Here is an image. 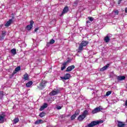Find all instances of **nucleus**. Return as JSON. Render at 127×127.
Segmentation results:
<instances>
[{
  "mask_svg": "<svg viewBox=\"0 0 127 127\" xmlns=\"http://www.w3.org/2000/svg\"><path fill=\"white\" fill-rule=\"evenodd\" d=\"M122 1H123V0H118V4H121V2H122Z\"/></svg>",
  "mask_w": 127,
  "mask_h": 127,
  "instance_id": "72a5a7b5",
  "label": "nucleus"
},
{
  "mask_svg": "<svg viewBox=\"0 0 127 127\" xmlns=\"http://www.w3.org/2000/svg\"><path fill=\"white\" fill-rule=\"evenodd\" d=\"M88 18L89 20V21H94V18H93V17H88Z\"/></svg>",
  "mask_w": 127,
  "mask_h": 127,
  "instance_id": "7c9ffc66",
  "label": "nucleus"
},
{
  "mask_svg": "<svg viewBox=\"0 0 127 127\" xmlns=\"http://www.w3.org/2000/svg\"><path fill=\"white\" fill-rule=\"evenodd\" d=\"M11 53L13 55H15V54H16V50L15 49H12L11 50Z\"/></svg>",
  "mask_w": 127,
  "mask_h": 127,
  "instance_id": "393cba45",
  "label": "nucleus"
},
{
  "mask_svg": "<svg viewBox=\"0 0 127 127\" xmlns=\"http://www.w3.org/2000/svg\"><path fill=\"white\" fill-rule=\"evenodd\" d=\"M13 122L15 124H17V123H18V122H19V119H18V118H17V117H16L14 119Z\"/></svg>",
  "mask_w": 127,
  "mask_h": 127,
  "instance_id": "5701e85b",
  "label": "nucleus"
},
{
  "mask_svg": "<svg viewBox=\"0 0 127 127\" xmlns=\"http://www.w3.org/2000/svg\"><path fill=\"white\" fill-rule=\"evenodd\" d=\"M73 69H75V65H72L69 66H68L65 70V72H70L72 71Z\"/></svg>",
  "mask_w": 127,
  "mask_h": 127,
  "instance_id": "9d476101",
  "label": "nucleus"
},
{
  "mask_svg": "<svg viewBox=\"0 0 127 127\" xmlns=\"http://www.w3.org/2000/svg\"><path fill=\"white\" fill-rule=\"evenodd\" d=\"M55 43V40L53 39L50 40V42H47V46L48 47L50 45V44H54Z\"/></svg>",
  "mask_w": 127,
  "mask_h": 127,
  "instance_id": "dca6fc26",
  "label": "nucleus"
},
{
  "mask_svg": "<svg viewBox=\"0 0 127 127\" xmlns=\"http://www.w3.org/2000/svg\"><path fill=\"white\" fill-rule=\"evenodd\" d=\"M86 23H87V24H88V23H90V21H86Z\"/></svg>",
  "mask_w": 127,
  "mask_h": 127,
  "instance_id": "ea45409f",
  "label": "nucleus"
},
{
  "mask_svg": "<svg viewBox=\"0 0 127 127\" xmlns=\"http://www.w3.org/2000/svg\"><path fill=\"white\" fill-rule=\"evenodd\" d=\"M2 26H3V25H2V24L0 25V28H1V27H2Z\"/></svg>",
  "mask_w": 127,
  "mask_h": 127,
  "instance_id": "a19ab883",
  "label": "nucleus"
},
{
  "mask_svg": "<svg viewBox=\"0 0 127 127\" xmlns=\"http://www.w3.org/2000/svg\"><path fill=\"white\" fill-rule=\"evenodd\" d=\"M66 63H63V66L61 67V70L62 71H63V70H64V69L66 68Z\"/></svg>",
  "mask_w": 127,
  "mask_h": 127,
  "instance_id": "4be33fe9",
  "label": "nucleus"
},
{
  "mask_svg": "<svg viewBox=\"0 0 127 127\" xmlns=\"http://www.w3.org/2000/svg\"><path fill=\"white\" fill-rule=\"evenodd\" d=\"M47 84V81L46 80H42V81L39 83V86H38L39 90H43L44 88L46 87V84Z\"/></svg>",
  "mask_w": 127,
  "mask_h": 127,
  "instance_id": "20e7f679",
  "label": "nucleus"
},
{
  "mask_svg": "<svg viewBox=\"0 0 127 127\" xmlns=\"http://www.w3.org/2000/svg\"><path fill=\"white\" fill-rule=\"evenodd\" d=\"M32 84H33V82L31 81H30L26 84V87L29 88V87H31V86H32Z\"/></svg>",
  "mask_w": 127,
  "mask_h": 127,
  "instance_id": "412c9836",
  "label": "nucleus"
},
{
  "mask_svg": "<svg viewBox=\"0 0 127 127\" xmlns=\"http://www.w3.org/2000/svg\"><path fill=\"white\" fill-rule=\"evenodd\" d=\"M115 13L116 14H117V15H119V11L118 10L115 11Z\"/></svg>",
  "mask_w": 127,
  "mask_h": 127,
  "instance_id": "f704fd0d",
  "label": "nucleus"
},
{
  "mask_svg": "<svg viewBox=\"0 0 127 127\" xmlns=\"http://www.w3.org/2000/svg\"><path fill=\"white\" fill-rule=\"evenodd\" d=\"M89 44V42L87 41H82L81 43L79 44V46H78V53L80 52V51H83V47H86L87 45Z\"/></svg>",
  "mask_w": 127,
  "mask_h": 127,
  "instance_id": "f257e3e1",
  "label": "nucleus"
},
{
  "mask_svg": "<svg viewBox=\"0 0 127 127\" xmlns=\"http://www.w3.org/2000/svg\"><path fill=\"white\" fill-rule=\"evenodd\" d=\"M104 40L106 43H109L110 42V41L111 40V39L110 38V37H109V35H107L104 39Z\"/></svg>",
  "mask_w": 127,
  "mask_h": 127,
  "instance_id": "2eb2a0df",
  "label": "nucleus"
},
{
  "mask_svg": "<svg viewBox=\"0 0 127 127\" xmlns=\"http://www.w3.org/2000/svg\"><path fill=\"white\" fill-rule=\"evenodd\" d=\"M34 24V21L33 20H31L30 22V25H28L26 27L27 30H31L32 27H33V24Z\"/></svg>",
  "mask_w": 127,
  "mask_h": 127,
  "instance_id": "39448f33",
  "label": "nucleus"
},
{
  "mask_svg": "<svg viewBox=\"0 0 127 127\" xmlns=\"http://www.w3.org/2000/svg\"><path fill=\"white\" fill-rule=\"evenodd\" d=\"M76 119V115H73L71 117H70V120L71 121H73Z\"/></svg>",
  "mask_w": 127,
  "mask_h": 127,
  "instance_id": "c85d7f7f",
  "label": "nucleus"
},
{
  "mask_svg": "<svg viewBox=\"0 0 127 127\" xmlns=\"http://www.w3.org/2000/svg\"><path fill=\"white\" fill-rule=\"evenodd\" d=\"M45 115H46V113H45L44 112H43L41 113L39 116L40 117V118H43V117L45 116Z\"/></svg>",
  "mask_w": 127,
  "mask_h": 127,
  "instance_id": "b1692460",
  "label": "nucleus"
},
{
  "mask_svg": "<svg viewBox=\"0 0 127 127\" xmlns=\"http://www.w3.org/2000/svg\"><path fill=\"white\" fill-rule=\"evenodd\" d=\"M42 122H43L42 120H38L35 122V125H39V124H40V123H42Z\"/></svg>",
  "mask_w": 127,
  "mask_h": 127,
  "instance_id": "a878e982",
  "label": "nucleus"
},
{
  "mask_svg": "<svg viewBox=\"0 0 127 127\" xmlns=\"http://www.w3.org/2000/svg\"><path fill=\"white\" fill-rule=\"evenodd\" d=\"M125 13H127V7L125 8Z\"/></svg>",
  "mask_w": 127,
  "mask_h": 127,
  "instance_id": "58836bf2",
  "label": "nucleus"
},
{
  "mask_svg": "<svg viewBox=\"0 0 127 127\" xmlns=\"http://www.w3.org/2000/svg\"><path fill=\"white\" fill-rule=\"evenodd\" d=\"M126 79V76H118L117 77L118 81H124Z\"/></svg>",
  "mask_w": 127,
  "mask_h": 127,
  "instance_id": "6ab92c4d",
  "label": "nucleus"
},
{
  "mask_svg": "<svg viewBox=\"0 0 127 127\" xmlns=\"http://www.w3.org/2000/svg\"><path fill=\"white\" fill-rule=\"evenodd\" d=\"M57 109L58 110H61V109H62V107L61 106H57Z\"/></svg>",
  "mask_w": 127,
  "mask_h": 127,
  "instance_id": "473e14b6",
  "label": "nucleus"
},
{
  "mask_svg": "<svg viewBox=\"0 0 127 127\" xmlns=\"http://www.w3.org/2000/svg\"><path fill=\"white\" fill-rule=\"evenodd\" d=\"M103 110V108H101V106L99 107L95 108L92 112V114H97V113H99L101 112Z\"/></svg>",
  "mask_w": 127,
  "mask_h": 127,
  "instance_id": "423d86ee",
  "label": "nucleus"
},
{
  "mask_svg": "<svg viewBox=\"0 0 127 127\" xmlns=\"http://www.w3.org/2000/svg\"><path fill=\"white\" fill-rule=\"evenodd\" d=\"M4 118H5L4 114L0 115V124H3L4 123Z\"/></svg>",
  "mask_w": 127,
  "mask_h": 127,
  "instance_id": "9b49d317",
  "label": "nucleus"
},
{
  "mask_svg": "<svg viewBox=\"0 0 127 127\" xmlns=\"http://www.w3.org/2000/svg\"><path fill=\"white\" fill-rule=\"evenodd\" d=\"M6 33V31H2V34L0 37L1 39H2V40L4 39V37H5Z\"/></svg>",
  "mask_w": 127,
  "mask_h": 127,
  "instance_id": "aec40b11",
  "label": "nucleus"
},
{
  "mask_svg": "<svg viewBox=\"0 0 127 127\" xmlns=\"http://www.w3.org/2000/svg\"><path fill=\"white\" fill-rule=\"evenodd\" d=\"M37 30H39V28H36L34 30L35 32H36V31H37Z\"/></svg>",
  "mask_w": 127,
  "mask_h": 127,
  "instance_id": "c9c22d12",
  "label": "nucleus"
},
{
  "mask_svg": "<svg viewBox=\"0 0 127 127\" xmlns=\"http://www.w3.org/2000/svg\"><path fill=\"white\" fill-rule=\"evenodd\" d=\"M126 124L124 122L118 121V127H125Z\"/></svg>",
  "mask_w": 127,
  "mask_h": 127,
  "instance_id": "f3484780",
  "label": "nucleus"
},
{
  "mask_svg": "<svg viewBox=\"0 0 127 127\" xmlns=\"http://www.w3.org/2000/svg\"><path fill=\"white\" fill-rule=\"evenodd\" d=\"M68 11H69V7H68L67 6H66L64 8L62 14H61V16H62V15H63L65 13H67Z\"/></svg>",
  "mask_w": 127,
  "mask_h": 127,
  "instance_id": "1a4fd4ad",
  "label": "nucleus"
},
{
  "mask_svg": "<svg viewBox=\"0 0 127 127\" xmlns=\"http://www.w3.org/2000/svg\"><path fill=\"white\" fill-rule=\"evenodd\" d=\"M47 107H48V104H47V103H44L43 105L40 108L39 111H43V110H44V109H46Z\"/></svg>",
  "mask_w": 127,
  "mask_h": 127,
  "instance_id": "4468645a",
  "label": "nucleus"
},
{
  "mask_svg": "<svg viewBox=\"0 0 127 127\" xmlns=\"http://www.w3.org/2000/svg\"><path fill=\"white\" fill-rule=\"evenodd\" d=\"M69 62H70V61H69V60H68V61H67L66 62H64V63H66V65H67V63H69Z\"/></svg>",
  "mask_w": 127,
  "mask_h": 127,
  "instance_id": "4c0bfd02",
  "label": "nucleus"
},
{
  "mask_svg": "<svg viewBox=\"0 0 127 127\" xmlns=\"http://www.w3.org/2000/svg\"><path fill=\"white\" fill-rule=\"evenodd\" d=\"M79 113H80V111L76 110L74 115L76 116H78V115H79Z\"/></svg>",
  "mask_w": 127,
  "mask_h": 127,
  "instance_id": "2f4dec72",
  "label": "nucleus"
},
{
  "mask_svg": "<svg viewBox=\"0 0 127 127\" xmlns=\"http://www.w3.org/2000/svg\"><path fill=\"white\" fill-rule=\"evenodd\" d=\"M23 79H24V80H28V74L27 73L24 75Z\"/></svg>",
  "mask_w": 127,
  "mask_h": 127,
  "instance_id": "cd10ccee",
  "label": "nucleus"
},
{
  "mask_svg": "<svg viewBox=\"0 0 127 127\" xmlns=\"http://www.w3.org/2000/svg\"><path fill=\"white\" fill-rule=\"evenodd\" d=\"M78 3H79V0H76L74 1L73 2V6H77Z\"/></svg>",
  "mask_w": 127,
  "mask_h": 127,
  "instance_id": "bb28decb",
  "label": "nucleus"
},
{
  "mask_svg": "<svg viewBox=\"0 0 127 127\" xmlns=\"http://www.w3.org/2000/svg\"><path fill=\"white\" fill-rule=\"evenodd\" d=\"M88 115H89V112L87 111V110H85L81 115L79 116L77 119L78 121H83L84 119L86 118Z\"/></svg>",
  "mask_w": 127,
  "mask_h": 127,
  "instance_id": "f03ea898",
  "label": "nucleus"
},
{
  "mask_svg": "<svg viewBox=\"0 0 127 127\" xmlns=\"http://www.w3.org/2000/svg\"><path fill=\"white\" fill-rule=\"evenodd\" d=\"M59 93H60V90L57 89L56 91L53 90L50 93L49 95L50 96H56V95L59 94Z\"/></svg>",
  "mask_w": 127,
  "mask_h": 127,
  "instance_id": "0eeeda50",
  "label": "nucleus"
},
{
  "mask_svg": "<svg viewBox=\"0 0 127 127\" xmlns=\"http://www.w3.org/2000/svg\"><path fill=\"white\" fill-rule=\"evenodd\" d=\"M103 121H92L90 124H88V126H85V127H95V126H97L99 124H103Z\"/></svg>",
  "mask_w": 127,
  "mask_h": 127,
  "instance_id": "7ed1b4c3",
  "label": "nucleus"
},
{
  "mask_svg": "<svg viewBox=\"0 0 127 127\" xmlns=\"http://www.w3.org/2000/svg\"><path fill=\"white\" fill-rule=\"evenodd\" d=\"M109 67H110V64H107L106 65H105L103 67L101 68L100 69V71H101V72H103V71H105V70H107V69H108Z\"/></svg>",
  "mask_w": 127,
  "mask_h": 127,
  "instance_id": "f8f14e48",
  "label": "nucleus"
},
{
  "mask_svg": "<svg viewBox=\"0 0 127 127\" xmlns=\"http://www.w3.org/2000/svg\"><path fill=\"white\" fill-rule=\"evenodd\" d=\"M70 77H71V74H70V73H66L64 74V76L61 77V79H62L63 80H69Z\"/></svg>",
  "mask_w": 127,
  "mask_h": 127,
  "instance_id": "6e6552de",
  "label": "nucleus"
},
{
  "mask_svg": "<svg viewBox=\"0 0 127 127\" xmlns=\"http://www.w3.org/2000/svg\"><path fill=\"white\" fill-rule=\"evenodd\" d=\"M0 95L3 96V91H0Z\"/></svg>",
  "mask_w": 127,
  "mask_h": 127,
  "instance_id": "e433bc0d",
  "label": "nucleus"
},
{
  "mask_svg": "<svg viewBox=\"0 0 127 127\" xmlns=\"http://www.w3.org/2000/svg\"><path fill=\"white\" fill-rule=\"evenodd\" d=\"M20 70H21L20 66H18L17 67H16L15 68L14 71L12 73V75L13 76V75H14L15 74H16V73H17V72H18L19 71H20Z\"/></svg>",
  "mask_w": 127,
  "mask_h": 127,
  "instance_id": "ddd939ff",
  "label": "nucleus"
},
{
  "mask_svg": "<svg viewBox=\"0 0 127 127\" xmlns=\"http://www.w3.org/2000/svg\"><path fill=\"white\" fill-rule=\"evenodd\" d=\"M111 94H112V91H107L106 92V96L108 97V96H110V95H111Z\"/></svg>",
  "mask_w": 127,
  "mask_h": 127,
  "instance_id": "c756f323",
  "label": "nucleus"
},
{
  "mask_svg": "<svg viewBox=\"0 0 127 127\" xmlns=\"http://www.w3.org/2000/svg\"><path fill=\"white\" fill-rule=\"evenodd\" d=\"M11 22H12V19H10L7 21L6 24H5V26H6V27H8V26L11 24Z\"/></svg>",
  "mask_w": 127,
  "mask_h": 127,
  "instance_id": "a211bd4d",
  "label": "nucleus"
}]
</instances>
